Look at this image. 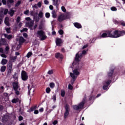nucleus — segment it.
<instances>
[{"label":"nucleus","mask_w":125,"mask_h":125,"mask_svg":"<svg viewBox=\"0 0 125 125\" xmlns=\"http://www.w3.org/2000/svg\"><path fill=\"white\" fill-rule=\"evenodd\" d=\"M125 35V31L123 30H107L105 31L101 35V38H120V37H123Z\"/></svg>","instance_id":"nucleus-1"},{"label":"nucleus","mask_w":125,"mask_h":125,"mask_svg":"<svg viewBox=\"0 0 125 125\" xmlns=\"http://www.w3.org/2000/svg\"><path fill=\"white\" fill-rule=\"evenodd\" d=\"M39 30H40L37 31V37L40 39V41H45V40H46L47 36L45 35V32L42 30V24H40L39 26Z\"/></svg>","instance_id":"nucleus-2"},{"label":"nucleus","mask_w":125,"mask_h":125,"mask_svg":"<svg viewBox=\"0 0 125 125\" xmlns=\"http://www.w3.org/2000/svg\"><path fill=\"white\" fill-rule=\"evenodd\" d=\"M64 107L65 111L63 115V118L64 120H66L70 115V105L68 104H66Z\"/></svg>","instance_id":"nucleus-3"},{"label":"nucleus","mask_w":125,"mask_h":125,"mask_svg":"<svg viewBox=\"0 0 125 125\" xmlns=\"http://www.w3.org/2000/svg\"><path fill=\"white\" fill-rule=\"evenodd\" d=\"M12 62L11 61H9V62L7 64V75L10 76L11 75V73H12Z\"/></svg>","instance_id":"nucleus-4"},{"label":"nucleus","mask_w":125,"mask_h":125,"mask_svg":"<svg viewBox=\"0 0 125 125\" xmlns=\"http://www.w3.org/2000/svg\"><path fill=\"white\" fill-rule=\"evenodd\" d=\"M86 54V51L83 50L82 51V53L79 54V53H77L76 55L75 61L76 62H80V59H82L83 58V55H84Z\"/></svg>","instance_id":"nucleus-5"},{"label":"nucleus","mask_w":125,"mask_h":125,"mask_svg":"<svg viewBox=\"0 0 125 125\" xmlns=\"http://www.w3.org/2000/svg\"><path fill=\"white\" fill-rule=\"evenodd\" d=\"M69 18V16L66 15V16L64 15H61L59 16L58 18V20L59 22H62L64 20H66V19H68Z\"/></svg>","instance_id":"nucleus-6"},{"label":"nucleus","mask_w":125,"mask_h":125,"mask_svg":"<svg viewBox=\"0 0 125 125\" xmlns=\"http://www.w3.org/2000/svg\"><path fill=\"white\" fill-rule=\"evenodd\" d=\"M80 75V72L78 71L77 69H74L73 70V73H70V76L72 79H76L77 77L76 76H78Z\"/></svg>","instance_id":"nucleus-7"},{"label":"nucleus","mask_w":125,"mask_h":125,"mask_svg":"<svg viewBox=\"0 0 125 125\" xmlns=\"http://www.w3.org/2000/svg\"><path fill=\"white\" fill-rule=\"evenodd\" d=\"M10 116L8 115H4L2 118V123H6V122H8L9 121Z\"/></svg>","instance_id":"nucleus-8"},{"label":"nucleus","mask_w":125,"mask_h":125,"mask_svg":"<svg viewBox=\"0 0 125 125\" xmlns=\"http://www.w3.org/2000/svg\"><path fill=\"white\" fill-rule=\"evenodd\" d=\"M12 85L14 90H16L17 89H18L19 87H20V85L18 82H13Z\"/></svg>","instance_id":"nucleus-9"},{"label":"nucleus","mask_w":125,"mask_h":125,"mask_svg":"<svg viewBox=\"0 0 125 125\" xmlns=\"http://www.w3.org/2000/svg\"><path fill=\"white\" fill-rule=\"evenodd\" d=\"M3 35L4 37L5 38V39H7V40H8L9 41H10V40H12V39H13V36L11 34L8 35L4 33Z\"/></svg>","instance_id":"nucleus-10"},{"label":"nucleus","mask_w":125,"mask_h":125,"mask_svg":"<svg viewBox=\"0 0 125 125\" xmlns=\"http://www.w3.org/2000/svg\"><path fill=\"white\" fill-rule=\"evenodd\" d=\"M21 79H28V74L24 70L21 71Z\"/></svg>","instance_id":"nucleus-11"},{"label":"nucleus","mask_w":125,"mask_h":125,"mask_svg":"<svg viewBox=\"0 0 125 125\" xmlns=\"http://www.w3.org/2000/svg\"><path fill=\"white\" fill-rule=\"evenodd\" d=\"M61 43H62V39L61 38H57L56 40V45L61 46Z\"/></svg>","instance_id":"nucleus-12"},{"label":"nucleus","mask_w":125,"mask_h":125,"mask_svg":"<svg viewBox=\"0 0 125 125\" xmlns=\"http://www.w3.org/2000/svg\"><path fill=\"white\" fill-rule=\"evenodd\" d=\"M85 103V99H83V101L80 103V104L78 105V106L79 107L80 109H83V106Z\"/></svg>","instance_id":"nucleus-13"},{"label":"nucleus","mask_w":125,"mask_h":125,"mask_svg":"<svg viewBox=\"0 0 125 125\" xmlns=\"http://www.w3.org/2000/svg\"><path fill=\"white\" fill-rule=\"evenodd\" d=\"M27 25L31 30H32V29L33 28V26H34V21H31L30 22H28L27 23Z\"/></svg>","instance_id":"nucleus-14"},{"label":"nucleus","mask_w":125,"mask_h":125,"mask_svg":"<svg viewBox=\"0 0 125 125\" xmlns=\"http://www.w3.org/2000/svg\"><path fill=\"white\" fill-rule=\"evenodd\" d=\"M6 43V41L4 38H1L0 40V46L1 45H4Z\"/></svg>","instance_id":"nucleus-15"},{"label":"nucleus","mask_w":125,"mask_h":125,"mask_svg":"<svg viewBox=\"0 0 125 125\" xmlns=\"http://www.w3.org/2000/svg\"><path fill=\"white\" fill-rule=\"evenodd\" d=\"M73 24L75 27L77 29H81V28H82V24L79 22H75Z\"/></svg>","instance_id":"nucleus-16"},{"label":"nucleus","mask_w":125,"mask_h":125,"mask_svg":"<svg viewBox=\"0 0 125 125\" xmlns=\"http://www.w3.org/2000/svg\"><path fill=\"white\" fill-rule=\"evenodd\" d=\"M4 23L7 26H8V27H9V26H10V23H9V18H8V17H6L5 18Z\"/></svg>","instance_id":"nucleus-17"},{"label":"nucleus","mask_w":125,"mask_h":125,"mask_svg":"<svg viewBox=\"0 0 125 125\" xmlns=\"http://www.w3.org/2000/svg\"><path fill=\"white\" fill-rule=\"evenodd\" d=\"M56 58H60V59H63V55L61 54L60 53H57L55 54Z\"/></svg>","instance_id":"nucleus-18"},{"label":"nucleus","mask_w":125,"mask_h":125,"mask_svg":"<svg viewBox=\"0 0 125 125\" xmlns=\"http://www.w3.org/2000/svg\"><path fill=\"white\" fill-rule=\"evenodd\" d=\"M113 74H114V69H111L107 73V76L109 78H111Z\"/></svg>","instance_id":"nucleus-19"},{"label":"nucleus","mask_w":125,"mask_h":125,"mask_svg":"<svg viewBox=\"0 0 125 125\" xmlns=\"http://www.w3.org/2000/svg\"><path fill=\"white\" fill-rule=\"evenodd\" d=\"M37 109V105L33 106L31 107L29 110L27 111V112H29V113H31V112H34L35 110Z\"/></svg>","instance_id":"nucleus-20"},{"label":"nucleus","mask_w":125,"mask_h":125,"mask_svg":"<svg viewBox=\"0 0 125 125\" xmlns=\"http://www.w3.org/2000/svg\"><path fill=\"white\" fill-rule=\"evenodd\" d=\"M53 4L56 6L57 8H58V6H59V3H58V0H53Z\"/></svg>","instance_id":"nucleus-21"},{"label":"nucleus","mask_w":125,"mask_h":125,"mask_svg":"<svg viewBox=\"0 0 125 125\" xmlns=\"http://www.w3.org/2000/svg\"><path fill=\"white\" fill-rule=\"evenodd\" d=\"M16 59H17V56L11 57L10 58V61H11L12 62V66H13V62L16 61Z\"/></svg>","instance_id":"nucleus-22"},{"label":"nucleus","mask_w":125,"mask_h":125,"mask_svg":"<svg viewBox=\"0 0 125 125\" xmlns=\"http://www.w3.org/2000/svg\"><path fill=\"white\" fill-rule=\"evenodd\" d=\"M14 13H15V11L12 9H10V11L8 12V14L10 15L11 17H12L14 15Z\"/></svg>","instance_id":"nucleus-23"},{"label":"nucleus","mask_w":125,"mask_h":125,"mask_svg":"<svg viewBox=\"0 0 125 125\" xmlns=\"http://www.w3.org/2000/svg\"><path fill=\"white\" fill-rule=\"evenodd\" d=\"M112 83V81L111 80H108L107 81H105L103 82V84H105L106 85H107L109 86V85H110V83Z\"/></svg>","instance_id":"nucleus-24"},{"label":"nucleus","mask_w":125,"mask_h":125,"mask_svg":"<svg viewBox=\"0 0 125 125\" xmlns=\"http://www.w3.org/2000/svg\"><path fill=\"white\" fill-rule=\"evenodd\" d=\"M25 39L23 37H20L19 42L20 43H24L25 42Z\"/></svg>","instance_id":"nucleus-25"},{"label":"nucleus","mask_w":125,"mask_h":125,"mask_svg":"<svg viewBox=\"0 0 125 125\" xmlns=\"http://www.w3.org/2000/svg\"><path fill=\"white\" fill-rule=\"evenodd\" d=\"M7 62H8L7 60H6L5 59H2V60L1 62V64H2V65H5V64H7Z\"/></svg>","instance_id":"nucleus-26"},{"label":"nucleus","mask_w":125,"mask_h":125,"mask_svg":"<svg viewBox=\"0 0 125 125\" xmlns=\"http://www.w3.org/2000/svg\"><path fill=\"white\" fill-rule=\"evenodd\" d=\"M35 9H34L32 11H30V15H31V16H36V15H37V14H38L37 13H36V11H35Z\"/></svg>","instance_id":"nucleus-27"},{"label":"nucleus","mask_w":125,"mask_h":125,"mask_svg":"<svg viewBox=\"0 0 125 125\" xmlns=\"http://www.w3.org/2000/svg\"><path fill=\"white\" fill-rule=\"evenodd\" d=\"M5 70H6V66H5V65H3L1 67L0 72H5Z\"/></svg>","instance_id":"nucleus-28"},{"label":"nucleus","mask_w":125,"mask_h":125,"mask_svg":"<svg viewBox=\"0 0 125 125\" xmlns=\"http://www.w3.org/2000/svg\"><path fill=\"white\" fill-rule=\"evenodd\" d=\"M65 94H66V92H65V90H62L61 91V96L62 97H65Z\"/></svg>","instance_id":"nucleus-29"},{"label":"nucleus","mask_w":125,"mask_h":125,"mask_svg":"<svg viewBox=\"0 0 125 125\" xmlns=\"http://www.w3.org/2000/svg\"><path fill=\"white\" fill-rule=\"evenodd\" d=\"M18 101H19V99L18 98L16 99L14 98L12 100V103H15L16 104V103H18Z\"/></svg>","instance_id":"nucleus-30"},{"label":"nucleus","mask_w":125,"mask_h":125,"mask_svg":"<svg viewBox=\"0 0 125 125\" xmlns=\"http://www.w3.org/2000/svg\"><path fill=\"white\" fill-rule=\"evenodd\" d=\"M38 16L39 18H42V17H43V12L42 11H40L38 14Z\"/></svg>","instance_id":"nucleus-31"},{"label":"nucleus","mask_w":125,"mask_h":125,"mask_svg":"<svg viewBox=\"0 0 125 125\" xmlns=\"http://www.w3.org/2000/svg\"><path fill=\"white\" fill-rule=\"evenodd\" d=\"M52 99L54 102H56V94H54L52 97Z\"/></svg>","instance_id":"nucleus-32"},{"label":"nucleus","mask_w":125,"mask_h":125,"mask_svg":"<svg viewBox=\"0 0 125 125\" xmlns=\"http://www.w3.org/2000/svg\"><path fill=\"white\" fill-rule=\"evenodd\" d=\"M34 20L35 21V22H39L40 21V17H36V16H34Z\"/></svg>","instance_id":"nucleus-33"},{"label":"nucleus","mask_w":125,"mask_h":125,"mask_svg":"<svg viewBox=\"0 0 125 125\" xmlns=\"http://www.w3.org/2000/svg\"><path fill=\"white\" fill-rule=\"evenodd\" d=\"M52 17L53 18H56V12L55 11H52Z\"/></svg>","instance_id":"nucleus-34"},{"label":"nucleus","mask_w":125,"mask_h":125,"mask_svg":"<svg viewBox=\"0 0 125 125\" xmlns=\"http://www.w3.org/2000/svg\"><path fill=\"white\" fill-rule=\"evenodd\" d=\"M49 86L51 88H54L55 87V84L54 83H51L49 84Z\"/></svg>","instance_id":"nucleus-35"},{"label":"nucleus","mask_w":125,"mask_h":125,"mask_svg":"<svg viewBox=\"0 0 125 125\" xmlns=\"http://www.w3.org/2000/svg\"><path fill=\"white\" fill-rule=\"evenodd\" d=\"M73 108L74 110H80L81 109L79 106V105H73Z\"/></svg>","instance_id":"nucleus-36"},{"label":"nucleus","mask_w":125,"mask_h":125,"mask_svg":"<svg viewBox=\"0 0 125 125\" xmlns=\"http://www.w3.org/2000/svg\"><path fill=\"white\" fill-rule=\"evenodd\" d=\"M32 54H33V53H32V52H29L27 53L26 57H27V58H30V57L32 56Z\"/></svg>","instance_id":"nucleus-37"},{"label":"nucleus","mask_w":125,"mask_h":125,"mask_svg":"<svg viewBox=\"0 0 125 125\" xmlns=\"http://www.w3.org/2000/svg\"><path fill=\"white\" fill-rule=\"evenodd\" d=\"M50 91H51V89L49 87H47L46 88V93L49 94L50 93Z\"/></svg>","instance_id":"nucleus-38"},{"label":"nucleus","mask_w":125,"mask_h":125,"mask_svg":"<svg viewBox=\"0 0 125 125\" xmlns=\"http://www.w3.org/2000/svg\"><path fill=\"white\" fill-rule=\"evenodd\" d=\"M21 4V1L19 0L15 4V7H18V6H20V5Z\"/></svg>","instance_id":"nucleus-39"},{"label":"nucleus","mask_w":125,"mask_h":125,"mask_svg":"<svg viewBox=\"0 0 125 125\" xmlns=\"http://www.w3.org/2000/svg\"><path fill=\"white\" fill-rule=\"evenodd\" d=\"M108 86L107 85H106L105 84H104V86L103 87V88L104 90H107V89H108Z\"/></svg>","instance_id":"nucleus-40"},{"label":"nucleus","mask_w":125,"mask_h":125,"mask_svg":"<svg viewBox=\"0 0 125 125\" xmlns=\"http://www.w3.org/2000/svg\"><path fill=\"white\" fill-rule=\"evenodd\" d=\"M6 32L7 33V34H10L11 33L10 27L7 28L6 29Z\"/></svg>","instance_id":"nucleus-41"},{"label":"nucleus","mask_w":125,"mask_h":125,"mask_svg":"<svg viewBox=\"0 0 125 125\" xmlns=\"http://www.w3.org/2000/svg\"><path fill=\"white\" fill-rule=\"evenodd\" d=\"M58 33L61 36H62V35H64V31L62 29H60V30H59Z\"/></svg>","instance_id":"nucleus-42"},{"label":"nucleus","mask_w":125,"mask_h":125,"mask_svg":"<svg viewBox=\"0 0 125 125\" xmlns=\"http://www.w3.org/2000/svg\"><path fill=\"white\" fill-rule=\"evenodd\" d=\"M9 12V11H8V9H5L4 10L3 14L4 15H6V14H7Z\"/></svg>","instance_id":"nucleus-43"},{"label":"nucleus","mask_w":125,"mask_h":125,"mask_svg":"<svg viewBox=\"0 0 125 125\" xmlns=\"http://www.w3.org/2000/svg\"><path fill=\"white\" fill-rule=\"evenodd\" d=\"M53 70L52 69L49 70L47 72L48 75H53Z\"/></svg>","instance_id":"nucleus-44"},{"label":"nucleus","mask_w":125,"mask_h":125,"mask_svg":"<svg viewBox=\"0 0 125 125\" xmlns=\"http://www.w3.org/2000/svg\"><path fill=\"white\" fill-rule=\"evenodd\" d=\"M23 32H28V28H24L22 30H21V33H23Z\"/></svg>","instance_id":"nucleus-45"},{"label":"nucleus","mask_w":125,"mask_h":125,"mask_svg":"<svg viewBox=\"0 0 125 125\" xmlns=\"http://www.w3.org/2000/svg\"><path fill=\"white\" fill-rule=\"evenodd\" d=\"M45 16L46 18H49L50 17V14L49 13H46Z\"/></svg>","instance_id":"nucleus-46"},{"label":"nucleus","mask_w":125,"mask_h":125,"mask_svg":"<svg viewBox=\"0 0 125 125\" xmlns=\"http://www.w3.org/2000/svg\"><path fill=\"white\" fill-rule=\"evenodd\" d=\"M61 8H62V11H63V12H66V11H67V10H66V8H65V7L64 6H62Z\"/></svg>","instance_id":"nucleus-47"},{"label":"nucleus","mask_w":125,"mask_h":125,"mask_svg":"<svg viewBox=\"0 0 125 125\" xmlns=\"http://www.w3.org/2000/svg\"><path fill=\"white\" fill-rule=\"evenodd\" d=\"M30 86H31V85L30 84H28V94H29V95H30V94H31V88H30Z\"/></svg>","instance_id":"nucleus-48"},{"label":"nucleus","mask_w":125,"mask_h":125,"mask_svg":"<svg viewBox=\"0 0 125 125\" xmlns=\"http://www.w3.org/2000/svg\"><path fill=\"white\" fill-rule=\"evenodd\" d=\"M110 9L112 11H117V8L116 7H112Z\"/></svg>","instance_id":"nucleus-49"},{"label":"nucleus","mask_w":125,"mask_h":125,"mask_svg":"<svg viewBox=\"0 0 125 125\" xmlns=\"http://www.w3.org/2000/svg\"><path fill=\"white\" fill-rule=\"evenodd\" d=\"M73 87L72 86V84H68V89H70V90H73Z\"/></svg>","instance_id":"nucleus-50"},{"label":"nucleus","mask_w":125,"mask_h":125,"mask_svg":"<svg viewBox=\"0 0 125 125\" xmlns=\"http://www.w3.org/2000/svg\"><path fill=\"white\" fill-rule=\"evenodd\" d=\"M15 92V94H16V95H19V94H20V92L19 91H18V89L17 90H14Z\"/></svg>","instance_id":"nucleus-51"},{"label":"nucleus","mask_w":125,"mask_h":125,"mask_svg":"<svg viewBox=\"0 0 125 125\" xmlns=\"http://www.w3.org/2000/svg\"><path fill=\"white\" fill-rule=\"evenodd\" d=\"M20 19H21V17H18L17 18L16 22L17 23H19L20 22Z\"/></svg>","instance_id":"nucleus-52"},{"label":"nucleus","mask_w":125,"mask_h":125,"mask_svg":"<svg viewBox=\"0 0 125 125\" xmlns=\"http://www.w3.org/2000/svg\"><path fill=\"white\" fill-rule=\"evenodd\" d=\"M75 81H76V79H73L71 81V85H73L74 84V83H75Z\"/></svg>","instance_id":"nucleus-53"},{"label":"nucleus","mask_w":125,"mask_h":125,"mask_svg":"<svg viewBox=\"0 0 125 125\" xmlns=\"http://www.w3.org/2000/svg\"><path fill=\"white\" fill-rule=\"evenodd\" d=\"M23 36L25 39H27L28 38V34L26 33H23Z\"/></svg>","instance_id":"nucleus-54"},{"label":"nucleus","mask_w":125,"mask_h":125,"mask_svg":"<svg viewBox=\"0 0 125 125\" xmlns=\"http://www.w3.org/2000/svg\"><path fill=\"white\" fill-rule=\"evenodd\" d=\"M22 120H23V117L22 116H20L19 117V121L20 122H21V121H22Z\"/></svg>","instance_id":"nucleus-55"},{"label":"nucleus","mask_w":125,"mask_h":125,"mask_svg":"<svg viewBox=\"0 0 125 125\" xmlns=\"http://www.w3.org/2000/svg\"><path fill=\"white\" fill-rule=\"evenodd\" d=\"M34 114H35V115H38V114H39V110L35 109L34 110Z\"/></svg>","instance_id":"nucleus-56"},{"label":"nucleus","mask_w":125,"mask_h":125,"mask_svg":"<svg viewBox=\"0 0 125 125\" xmlns=\"http://www.w3.org/2000/svg\"><path fill=\"white\" fill-rule=\"evenodd\" d=\"M29 12H30V11L28 10H26V11H25L24 12V14H25L26 15L29 14Z\"/></svg>","instance_id":"nucleus-57"},{"label":"nucleus","mask_w":125,"mask_h":125,"mask_svg":"<svg viewBox=\"0 0 125 125\" xmlns=\"http://www.w3.org/2000/svg\"><path fill=\"white\" fill-rule=\"evenodd\" d=\"M57 124H58V121L57 120H55V121L53 122V125H57Z\"/></svg>","instance_id":"nucleus-58"},{"label":"nucleus","mask_w":125,"mask_h":125,"mask_svg":"<svg viewBox=\"0 0 125 125\" xmlns=\"http://www.w3.org/2000/svg\"><path fill=\"white\" fill-rule=\"evenodd\" d=\"M93 99H94V96H90V98H89V100L90 101H91V100H92Z\"/></svg>","instance_id":"nucleus-59"},{"label":"nucleus","mask_w":125,"mask_h":125,"mask_svg":"<svg viewBox=\"0 0 125 125\" xmlns=\"http://www.w3.org/2000/svg\"><path fill=\"white\" fill-rule=\"evenodd\" d=\"M37 5H38V7H42V2H39L37 3Z\"/></svg>","instance_id":"nucleus-60"},{"label":"nucleus","mask_w":125,"mask_h":125,"mask_svg":"<svg viewBox=\"0 0 125 125\" xmlns=\"http://www.w3.org/2000/svg\"><path fill=\"white\" fill-rule=\"evenodd\" d=\"M121 26H123V27H125V22L122 21L121 22Z\"/></svg>","instance_id":"nucleus-61"},{"label":"nucleus","mask_w":125,"mask_h":125,"mask_svg":"<svg viewBox=\"0 0 125 125\" xmlns=\"http://www.w3.org/2000/svg\"><path fill=\"white\" fill-rule=\"evenodd\" d=\"M2 2L4 5H5L6 4V0H2Z\"/></svg>","instance_id":"nucleus-62"},{"label":"nucleus","mask_w":125,"mask_h":125,"mask_svg":"<svg viewBox=\"0 0 125 125\" xmlns=\"http://www.w3.org/2000/svg\"><path fill=\"white\" fill-rule=\"evenodd\" d=\"M25 20L26 21H31V18L27 17V18H25Z\"/></svg>","instance_id":"nucleus-63"},{"label":"nucleus","mask_w":125,"mask_h":125,"mask_svg":"<svg viewBox=\"0 0 125 125\" xmlns=\"http://www.w3.org/2000/svg\"><path fill=\"white\" fill-rule=\"evenodd\" d=\"M44 2L45 4H48V3H49V2L47 0H45L44 1Z\"/></svg>","instance_id":"nucleus-64"}]
</instances>
